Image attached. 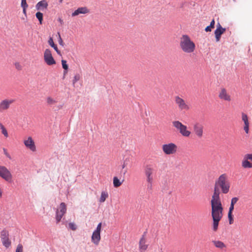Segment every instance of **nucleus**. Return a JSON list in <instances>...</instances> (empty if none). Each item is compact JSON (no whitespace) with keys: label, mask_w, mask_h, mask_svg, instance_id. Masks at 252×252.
Segmentation results:
<instances>
[{"label":"nucleus","mask_w":252,"mask_h":252,"mask_svg":"<svg viewBox=\"0 0 252 252\" xmlns=\"http://www.w3.org/2000/svg\"><path fill=\"white\" fill-rule=\"evenodd\" d=\"M242 120L244 123V130L246 133L249 132V122L247 115L244 113H242Z\"/></svg>","instance_id":"obj_17"},{"label":"nucleus","mask_w":252,"mask_h":252,"mask_svg":"<svg viewBox=\"0 0 252 252\" xmlns=\"http://www.w3.org/2000/svg\"><path fill=\"white\" fill-rule=\"evenodd\" d=\"M3 153L5 155V156L8 158L9 159H11V157L10 155V154L8 153L7 150L5 148L3 149Z\"/></svg>","instance_id":"obj_38"},{"label":"nucleus","mask_w":252,"mask_h":252,"mask_svg":"<svg viewBox=\"0 0 252 252\" xmlns=\"http://www.w3.org/2000/svg\"><path fill=\"white\" fill-rule=\"evenodd\" d=\"M211 216L213 219L212 229L216 232L218 229L219 223L222 217L223 207L222 204L211 203Z\"/></svg>","instance_id":"obj_2"},{"label":"nucleus","mask_w":252,"mask_h":252,"mask_svg":"<svg viewBox=\"0 0 252 252\" xmlns=\"http://www.w3.org/2000/svg\"><path fill=\"white\" fill-rule=\"evenodd\" d=\"M48 42V44L54 49V50L57 52L58 54H60V51L58 50L57 46L54 44L53 39L52 37H50Z\"/></svg>","instance_id":"obj_26"},{"label":"nucleus","mask_w":252,"mask_h":252,"mask_svg":"<svg viewBox=\"0 0 252 252\" xmlns=\"http://www.w3.org/2000/svg\"><path fill=\"white\" fill-rule=\"evenodd\" d=\"M126 165L127 164L126 163V161H125L122 165L123 169H124L126 167Z\"/></svg>","instance_id":"obj_45"},{"label":"nucleus","mask_w":252,"mask_h":252,"mask_svg":"<svg viewBox=\"0 0 252 252\" xmlns=\"http://www.w3.org/2000/svg\"><path fill=\"white\" fill-rule=\"evenodd\" d=\"M100 240V232L94 231L92 236V241L95 245H98Z\"/></svg>","instance_id":"obj_20"},{"label":"nucleus","mask_w":252,"mask_h":252,"mask_svg":"<svg viewBox=\"0 0 252 252\" xmlns=\"http://www.w3.org/2000/svg\"><path fill=\"white\" fill-rule=\"evenodd\" d=\"M58 34L59 35V42L60 45H63V41L61 38V35L59 32L58 33Z\"/></svg>","instance_id":"obj_42"},{"label":"nucleus","mask_w":252,"mask_h":252,"mask_svg":"<svg viewBox=\"0 0 252 252\" xmlns=\"http://www.w3.org/2000/svg\"><path fill=\"white\" fill-rule=\"evenodd\" d=\"M244 157L248 160H250L252 161V153L251 154H247L244 155Z\"/></svg>","instance_id":"obj_39"},{"label":"nucleus","mask_w":252,"mask_h":252,"mask_svg":"<svg viewBox=\"0 0 252 252\" xmlns=\"http://www.w3.org/2000/svg\"><path fill=\"white\" fill-rule=\"evenodd\" d=\"M61 62H62V64L63 68L65 70L64 71V74H65V73H67V70L68 69V66L67 64V62L64 60H62Z\"/></svg>","instance_id":"obj_30"},{"label":"nucleus","mask_w":252,"mask_h":252,"mask_svg":"<svg viewBox=\"0 0 252 252\" xmlns=\"http://www.w3.org/2000/svg\"><path fill=\"white\" fill-rule=\"evenodd\" d=\"M15 102L12 98H5L0 101V112H3L8 110L10 106Z\"/></svg>","instance_id":"obj_10"},{"label":"nucleus","mask_w":252,"mask_h":252,"mask_svg":"<svg viewBox=\"0 0 252 252\" xmlns=\"http://www.w3.org/2000/svg\"><path fill=\"white\" fill-rule=\"evenodd\" d=\"M2 245L6 248H8L11 245V242L9 237L1 240Z\"/></svg>","instance_id":"obj_25"},{"label":"nucleus","mask_w":252,"mask_h":252,"mask_svg":"<svg viewBox=\"0 0 252 252\" xmlns=\"http://www.w3.org/2000/svg\"><path fill=\"white\" fill-rule=\"evenodd\" d=\"M14 66L15 68L18 70H21L23 68L22 64L19 62H15L14 63Z\"/></svg>","instance_id":"obj_33"},{"label":"nucleus","mask_w":252,"mask_h":252,"mask_svg":"<svg viewBox=\"0 0 252 252\" xmlns=\"http://www.w3.org/2000/svg\"><path fill=\"white\" fill-rule=\"evenodd\" d=\"M122 184V182H121L117 177H114L113 178V185L114 187L118 188L121 186Z\"/></svg>","instance_id":"obj_28"},{"label":"nucleus","mask_w":252,"mask_h":252,"mask_svg":"<svg viewBox=\"0 0 252 252\" xmlns=\"http://www.w3.org/2000/svg\"><path fill=\"white\" fill-rule=\"evenodd\" d=\"M215 23V20H214V19H213L210 23V25H209L210 27H211L212 29H213L214 28Z\"/></svg>","instance_id":"obj_43"},{"label":"nucleus","mask_w":252,"mask_h":252,"mask_svg":"<svg viewBox=\"0 0 252 252\" xmlns=\"http://www.w3.org/2000/svg\"><path fill=\"white\" fill-rule=\"evenodd\" d=\"M231 183L228 176L226 173L221 174L216 181L214 190L212 196L211 203L222 204L220 197L219 189L223 194H226L230 190Z\"/></svg>","instance_id":"obj_1"},{"label":"nucleus","mask_w":252,"mask_h":252,"mask_svg":"<svg viewBox=\"0 0 252 252\" xmlns=\"http://www.w3.org/2000/svg\"><path fill=\"white\" fill-rule=\"evenodd\" d=\"M9 232L6 230L3 229L0 232V237L1 240L3 239L7 238L9 237Z\"/></svg>","instance_id":"obj_29"},{"label":"nucleus","mask_w":252,"mask_h":252,"mask_svg":"<svg viewBox=\"0 0 252 252\" xmlns=\"http://www.w3.org/2000/svg\"><path fill=\"white\" fill-rule=\"evenodd\" d=\"M148 186L152 187L154 179L155 169L151 165H147L144 169Z\"/></svg>","instance_id":"obj_6"},{"label":"nucleus","mask_w":252,"mask_h":252,"mask_svg":"<svg viewBox=\"0 0 252 252\" xmlns=\"http://www.w3.org/2000/svg\"><path fill=\"white\" fill-rule=\"evenodd\" d=\"M127 169H125V170L123 171V174H124V175H125V174H126V173L127 172Z\"/></svg>","instance_id":"obj_47"},{"label":"nucleus","mask_w":252,"mask_h":252,"mask_svg":"<svg viewBox=\"0 0 252 252\" xmlns=\"http://www.w3.org/2000/svg\"><path fill=\"white\" fill-rule=\"evenodd\" d=\"M212 28L210 27V26H207L205 29V31L206 32H211V30H212Z\"/></svg>","instance_id":"obj_44"},{"label":"nucleus","mask_w":252,"mask_h":252,"mask_svg":"<svg viewBox=\"0 0 252 252\" xmlns=\"http://www.w3.org/2000/svg\"><path fill=\"white\" fill-rule=\"evenodd\" d=\"M22 8H23V13L26 15V9L27 7H22Z\"/></svg>","instance_id":"obj_46"},{"label":"nucleus","mask_w":252,"mask_h":252,"mask_svg":"<svg viewBox=\"0 0 252 252\" xmlns=\"http://www.w3.org/2000/svg\"><path fill=\"white\" fill-rule=\"evenodd\" d=\"M35 16L39 20L40 24H41L43 21V14L40 12H37L36 13Z\"/></svg>","instance_id":"obj_31"},{"label":"nucleus","mask_w":252,"mask_h":252,"mask_svg":"<svg viewBox=\"0 0 252 252\" xmlns=\"http://www.w3.org/2000/svg\"><path fill=\"white\" fill-rule=\"evenodd\" d=\"M139 245V249L141 252H143L147 250L148 245L146 244V239L144 235H143L140 238Z\"/></svg>","instance_id":"obj_19"},{"label":"nucleus","mask_w":252,"mask_h":252,"mask_svg":"<svg viewBox=\"0 0 252 252\" xmlns=\"http://www.w3.org/2000/svg\"><path fill=\"white\" fill-rule=\"evenodd\" d=\"M68 225L69 227L72 230H75L77 228L76 225L73 222H70Z\"/></svg>","instance_id":"obj_37"},{"label":"nucleus","mask_w":252,"mask_h":252,"mask_svg":"<svg viewBox=\"0 0 252 252\" xmlns=\"http://www.w3.org/2000/svg\"><path fill=\"white\" fill-rule=\"evenodd\" d=\"M0 129H1V132L5 136V137H8V132L7 131V130L4 127V126H3V125L1 124L0 123Z\"/></svg>","instance_id":"obj_32"},{"label":"nucleus","mask_w":252,"mask_h":252,"mask_svg":"<svg viewBox=\"0 0 252 252\" xmlns=\"http://www.w3.org/2000/svg\"><path fill=\"white\" fill-rule=\"evenodd\" d=\"M242 166L244 168H252V163L250 162L244 156L242 161Z\"/></svg>","instance_id":"obj_21"},{"label":"nucleus","mask_w":252,"mask_h":252,"mask_svg":"<svg viewBox=\"0 0 252 252\" xmlns=\"http://www.w3.org/2000/svg\"><path fill=\"white\" fill-rule=\"evenodd\" d=\"M204 129L203 125L198 122L194 123L192 126L193 132L198 138H201L203 136Z\"/></svg>","instance_id":"obj_8"},{"label":"nucleus","mask_w":252,"mask_h":252,"mask_svg":"<svg viewBox=\"0 0 252 252\" xmlns=\"http://www.w3.org/2000/svg\"><path fill=\"white\" fill-rule=\"evenodd\" d=\"M225 31L226 29L225 28H222L220 23H218L217 29L215 31V37L217 42L220 40L221 34H222Z\"/></svg>","instance_id":"obj_15"},{"label":"nucleus","mask_w":252,"mask_h":252,"mask_svg":"<svg viewBox=\"0 0 252 252\" xmlns=\"http://www.w3.org/2000/svg\"><path fill=\"white\" fill-rule=\"evenodd\" d=\"M48 4L45 0H43L38 2L36 6V9L38 10L43 11L47 8Z\"/></svg>","instance_id":"obj_18"},{"label":"nucleus","mask_w":252,"mask_h":252,"mask_svg":"<svg viewBox=\"0 0 252 252\" xmlns=\"http://www.w3.org/2000/svg\"><path fill=\"white\" fill-rule=\"evenodd\" d=\"M175 102L178 106L179 109L181 111H189L190 109V106L188 102L179 96H176L175 97Z\"/></svg>","instance_id":"obj_7"},{"label":"nucleus","mask_w":252,"mask_h":252,"mask_svg":"<svg viewBox=\"0 0 252 252\" xmlns=\"http://www.w3.org/2000/svg\"><path fill=\"white\" fill-rule=\"evenodd\" d=\"M161 149L164 155L170 156L177 153L178 147L177 145L174 143H167L162 145Z\"/></svg>","instance_id":"obj_5"},{"label":"nucleus","mask_w":252,"mask_h":252,"mask_svg":"<svg viewBox=\"0 0 252 252\" xmlns=\"http://www.w3.org/2000/svg\"><path fill=\"white\" fill-rule=\"evenodd\" d=\"M234 206H233L232 204H230L229 208V211L228 213V217L229 220V224H232L233 223V218L232 217V212L234 210Z\"/></svg>","instance_id":"obj_23"},{"label":"nucleus","mask_w":252,"mask_h":252,"mask_svg":"<svg viewBox=\"0 0 252 252\" xmlns=\"http://www.w3.org/2000/svg\"><path fill=\"white\" fill-rule=\"evenodd\" d=\"M90 12L89 9L87 7H80L75 10L72 14V17H75L81 14H87Z\"/></svg>","instance_id":"obj_16"},{"label":"nucleus","mask_w":252,"mask_h":252,"mask_svg":"<svg viewBox=\"0 0 252 252\" xmlns=\"http://www.w3.org/2000/svg\"><path fill=\"white\" fill-rule=\"evenodd\" d=\"M101 225H102V224H101V222L98 223L97 226V227H96V229L95 230V231L100 232L101 229Z\"/></svg>","instance_id":"obj_41"},{"label":"nucleus","mask_w":252,"mask_h":252,"mask_svg":"<svg viewBox=\"0 0 252 252\" xmlns=\"http://www.w3.org/2000/svg\"><path fill=\"white\" fill-rule=\"evenodd\" d=\"M80 78V75L79 74L75 75L72 81L73 84H75L79 80Z\"/></svg>","instance_id":"obj_36"},{"label":"nucleus","mask_w":252,"mask_h":252,"mask_svg":"<svg viewBox=\"0 0 252 252\" xmlns=\"http://www.w3.org/2000/svg\"><path fill=\"white\" fill-rule=\"evenodd\" d=\"M15 252H23V246L19 244L17 245Z\"/></svg>","instance_id":"obj_34"},{"label":"nucleus","mask_w":252,"mask_h":252,"mask_svg":"<svg viewBox=\"0 0 252 252\" xmlns=\"http://www.w3.org/2000/svg\"><path fill=\"white\" fill-rule=\"evenodd\" d=\"M24 144L27 148L30 149L32 152L36 151V146L32 137L30 136L27 139L24 140Z\"/></svg>","instance_id":"obj_14"},{"label":"nucleus","mask_w":252,"mask_h":252,"mask_svg":"<svg viewBox=\"0 0 252 252\" xmlns=\"http://www.w3.org/2000/svg\"><path fill=\"white\" fill-rule=\"evenodd\" d=\"M66 212V206L64 203L62 202L60 204L59 207L56 211V219L57 222L58 223L61 220L62 217Z\"/></svg>","instance_id":"obj_11"},{"label":"nucleus","mask_w":252,"mask_h":252,"mask_svg":"<svg viewBox=\"0 0 252 252\" xmlns=\"http://www.w3.org/2000/svg\"><path fill=\"white\" fill-rule=\"evenodd\" d=\"M108 193L106 191H102L101 192L100 197L99 201L100 203H103L105 201L106 199L108 197Z\"/></svg>","instance_id":"obj_24"},{"label":"nucleus","mask_w":252,"mask_h":252,"mask_svg":"<svg viewBox=\"0 0 252 252\" xmlns=\"http://www.w3.org/2000/svg\"><path fill=\"white\" fill-rule=\"evenodd\" d=\"M219 97L220 99L226 101H231V96L226 89L222 88H221L219 93Z\"/></svg>","instance_id":"obj_13"},{"label":"nucleus","mask_w":252,"mask_h":252,"mask_svg":"<svg viewBox=\"0 0 252 252\" xmlns=\"http://www.w3.org/2000/svg\"><path fill=\"white\" fill-rule=\"evenodd\" d=\"M21 6L22 7H28V5L27 3L26 0H21Z\"/></svg>","instance_id":"obj_40"},{"label":"nucleus","mask_w":252,"mask_h":252,"mask_svg":"<svg viewBox=\"0 0 252 252\" xmlns=\"http://www.w3.org/2000/svg\"><path fill=\"white\" fill-rule=\"evenodd\" d=\"M180 47L186 54H190L195 50V44L187 34L183 35L180 39Z\"/></svg>","instance_id":"obj_3"},{"label":"nucleus","mask_w":252,"mask_h":252,"mask_svg":"<svg viewBox=\"0 0 252 252\" xmlns=\"http://www.w3.org/2000/svg\"><path fill=\"white\" fill-rule=\"evenodd\" d=\"M46 103L48 105H52L57 103V101L51 96L46 98Z\"/></svg>","instance_id":"obj_27"},{"label":"nucleus","mask_w":252,"mask_h":252,"mask_svg":"<svg viewBox=\"0 0 252 252\" xmlns=\"http://www.w3.org/2000/svg\"><path fill=\"white\" fill-rule=\"evenodd\" d=\"M172 126L184 137H188L191 134L187 126L183 124L179 121H174L172 122Z\"/></svg>","instance_id":"obj_4"},{"label":"nucleus","mask_w":252,"mask_h":252,"mask_svg":"<svg viewBox=\"0 0 252 252\" xmlns=\"http://www.w3.org/2000/svg\"><path fill=\"white\" fill-rule=\"evenodd\" d=\"M59 21H60V22L62 24V22H63V20L61 19H59Z\"/></svg>","instance_id":"obj_48"},{"label":"nucleus","mask_w":252,"mask_h":252,"mask_svg":"<svg viewBox=\"0 0 252 252\" xmlns=\"http://www.w3.org/2000/svg\"><path fill=\"white\" fill-rule=\"evenodd\" d=\"M239 200V198L237 197H234L232 198L231 200V203L230 204H232L233 206L237 202V201Z\"/></svg>","instance_id":"obj_35"},{"label":"nucleus","mask_w":252,"mask_h":252,"mask_svg":"<svg viewBox=\"0 0 252 252\" xmlns=\"http://www.w3.org/2000/svg\"><path fill=\"white\" fill-rule=\"evenodd\" d=\"M214 245L217 248L223 249L226 248V245L222 242L219 240L213 241Z\"/></svg>","instance_id":"obj_22"},{"label":"nucleus","mask_w":252,"mask_h":252,"mask_svg":"<svg viewBox=\"0 0 252 252\" xmlns=\"http://www.w3.org/2000/svg\"><path fill=\"white\" fill-rule=\"evenodd\" d=\"M0 177L7 182H10L12 175L10 171L4 166H0Z\"/></svg>","instance_id":"obj_9"},{"label":"nucleus","mask_w":252,"mask_h":252,"mask_svg":"<svg viewBox=\"0 0 252 252\" xmlns=\"http://www.w3.org/2000/svg\"><path fill=\"white\" fill-rule=\"evenodd\" d=\"M44 60L48 65L56 64V61L52 56L51 51L48 49H46L44 52Z\"/></svg>","instance_id":"obj_12"}]
</instances>
